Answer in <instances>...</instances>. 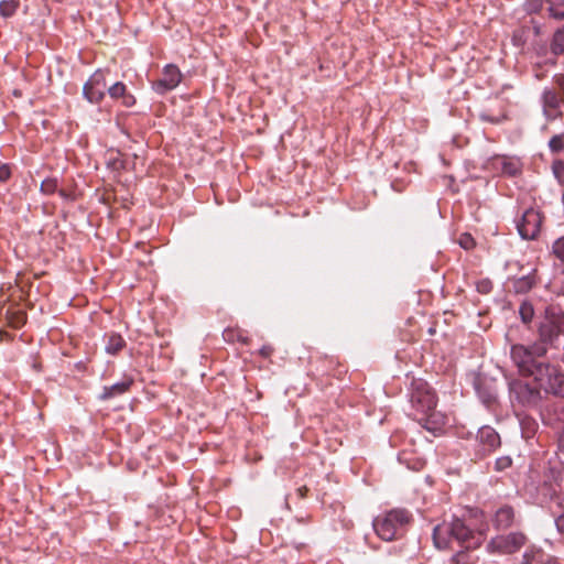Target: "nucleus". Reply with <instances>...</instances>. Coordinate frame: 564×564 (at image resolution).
I'll return each instance as SVG.
<instances>
[{
	"label": "nucleus",
	"mask_w": 564,
	"mask_h": 564,
	"mask_svg": "<svg viewBox=\"0 0 564 564\" xmlns=\"http://www.w3.org/2000/svg\"><path fill=\"white\" fill-rule=\"evenodd\" d=\"M410 513L404 509H393L373 520V529L383 541H392L399 531L410 522Z\"/></svg>",
	"instance_id": "f257e3e1"
},
{
	"label": "nucleus",
	"mask_w": 564,
	"mask_h": 564,
	"mask_svg": "<svg viewBox=\"0 0 564 564\" xmlns=\"http://www.w3.org/2000/svg\"><path fill=\"white\" fill-rule=\"evenodd\" d=\"M564 335V313L555 307H547L539 325V336L543 343H553Z\"/></svg>",
	"instance_id": "f03ea898"
},
{
	"label": "nucleus",
	"mask_w": 564,
	"mask_h": 564,
	"mask_svg": "<svg viewBox=\"0 0 564 564\" xmlns=\"http://www.w3.org/2000/svg\"><path fill=\"white\" fill-rule=\"evenodd\" d=\"M528 542L523 532H510L494 536L487 544L489 553L510 555L518 552Z\"/></svg>",
	"instance_id": "7ed1b4c3"
},
{
	"label": "nucleus",
	"mask_w": 564,
	"mask_h": 564,
	"mask_svg": "<svg viewBox=\"0 0 564 564\" xmlns=\"http://www.w3.org/2000/svg\"><path fill=\"white\" fill-rule=\"evenodd\" d=\"M534 380L545 392L564 397V373L556 367L545 364L538 369Z\"/></svg>",
	"instance_id": "20e7f679"
},
{
	"label": "nucleus",
	"mask_w": 564,
	"mask_h": 564,
	"mask_svg": "<svg viewBox=\"0 0 564 564\" xmlns=\"http://www.w3.org/2000/svg\"><path fill=\"white\" fill-rule=\"evenodd\" d=\"M411 402L413 406L423 414L434 410L437 400L429 384L419 379L412 382Z\"/></svg>",
	"instance_id": "39448f33"
},
{
	"label": "nucleus",
	"mask_w": 564,
	"mask_h": 564,
	"mask_svg": "<svg viewBox=\"0 0 564 564\" xmlns=\"http://www.w3.org/2000/svg\"><path fill=\"white\" fill-rule=\"evenodd\" d=\"M511 358L522 375L533 378L538 375V369L545 365L532 359L529 348L524 345H513L511 347Z\"/></svg>",
	"instance_id": "423d86ee"
},
{
	"label": "nucleus",
	"mask_w": 564,
	"mask_h": 564,
	"mask_svg": "<svg viewBox=\"0 0 564 564\" xmlns=\"http://www.w3.org/2000/svg\"><path fill=\"white\" fill-rule=\"evenodd\" d=\"M107 83L102 70H96L83 87L84 97L91 104L100 102L105 97Z\"/></svg>",
	"instance_id": "0eeeda50"
},
{
	"label": "nucleus",
	"mask_w": 564,
	"mask_h": 564,
	"mask_svg": "<svg viewBox=\"0 0 564 564\" xmlns=\"http://www.w3.org/2000/svg\"><path fill=\"white\" fill-rule=\"evenodd\" d=\"M542 215L534 208L527 209L520 223L518 224V230L522 238L534 239L541 229Z\"/></svg>",
	"instance_id": "6e6552de"
},
{
	"label": "nucleus",
	"mask_w": 564,
	"mask_h": 564,
	"mask_svg": "<svg viewBox=\"0 0 564 564\" xmlns=\"http://www.w3.org/2000/svg\"><path fill=\"white\" fill-rule=\"evenodd\" d=\"M182 80V73L176 65L169 64L164 67L162 77L153 83L152 88L160 95L176 88Z\"/></svg>",
	"instance_id": "1a4fd4ad"
},
{
	"label": "nucleus",
	"mask_w": 564,
	"mask_h": 564,
	"mask_svg": "<svg viewBox=\"0 0 564 564\" xmlns=\"http://www.w3.org/2000/svg\"><path fill=\"white\" fill-rule=\"evenodd\" d=\"M514 510L510 506H503L499 508L492 519V523L495 529L497 530H507L514 522Z\"/></svg>",
	"instance_id": "9d476101"
},
{
	"label": "nucleus",
	"mask_w": 564,
	"mask_h": 564,
	"mask_svg": "<svg viewBox=\"0 0 564 564\" xmlns=\"http://www.w3.org/2000/svg\"><path fill=\"white\" fill-rule=\"evenodd\" d=\"M108 94L113 100H121L124 107H132L135 104L133 95L127 91V86L122 82H117L108 88Z\"/></svg>",
	"instance_id": "9b49d317"
},
{
	"label": "nucleus",
	"mask_w": 564,
	"mask_h": 564,
	"mask_svg": "<svg viewBox=\"0 0 564 564\" xmlns=\"http://www.w3.org/2000/svg\"><path fill=\"white\" fill-rule=\"evenodd\" d=\"M449 527V535L453 540L465 543L471 538V531L467 528L460 519H454L451 523H447Z\"/></svg>",
	"instance_id": "f8f14e48"
},
{
	"label": "nucleus",
	"mask_w": 564,
	"mask_h": 564,
	"mask_svg": "<svg viewBox=\"0 0 564 564\" xmlns=\"http://www.w3.org/2000/svg\"><path fill=\"white\" fill-rule=\"evenodd\" d=\"M433 540L435 546L440 550L451 547V544L454 540L449 535V527L447 523L444 522L434 528Z\"/></svg>",
	"instance_id": "ddd939ff"
},
{
	"label": "nucleus",
	"mask_w": 564,
	"mask_h": 564,
	"mask_svg": "<svg viewBox=\"0 0 564 564\" xmlns=\"http://www.w3.org/2000/svg\"><path fill=\"white\" fill-rule=\"evenodd\" d=\"M536 284V273L535 270L528 273L527 275L517 278L512 280V288L513 291L518 294H524L528 293L533 289V286Z\"/></svg>",
	"instance_id": "4468645a"
},
{
	"label": "nucleus",
	"mask_w": 564,
	"mask_h": 564,
	"mask_svg": "<svg viewBox=\"0 0 564 564\" xmlns=\"http://www.w3.org/2000/svg\"><path fill=\"white\" fill-rule=\"evenodd\" d=\"M132 383H133V379L127 378V379L122 380L121 382H117L109 387H104L101 399L106 400V399H111V398L121 395V394L126 393L127 391H129Z\"/></svg>",
	"instance_id": "2eb2a0df"
},
{
	"label": "nucleus",
	"mask_w": 564,
	"mask_h": 564,
	"mask_svg": "<svg viewBox=\"0 0 564 564\" xmlns=\"http://www.w3.org/2000/svg\"><path fill=\"white\" fill-rule=\"evenodd\" d=\"M542 99H543L544 113L549 118L555 117L556 110L560 106V98L556 95V93L553 90L546 89L543 93Z\"/></svg>",
	"instance_id": "dca6fc26"
},
{
	"label": "nucleus",
	"mask_w": 564,
	"mask_h": 564,
	"mask_svg": "<svg viewBox=\"0 0 564 564\" xmlns=\"http://www.w3.org/2000/svg\"><path fill=\"white\" fill-rule=\"evenodd\" d=\"M423 415H425L426 429L434 432L442 430L447 423L446 416L436 411V408L429 413H423Z\"/></svg>",
	"instance_id": "f3484780"
},
{
	"label": "nucleus",
	"mask_w": 564,
	"mask_h": 564,
	"mask_svg": "<svg viewBox=\"0 0 564 564\" xmlns=\"http://www.w3.org/2000/svg\"><path fill=\"white\" fill-rule=\"evenodd\" d=\"M124 346H126V341L122 338V336L119 334L112 333V334L108 335V337H107L105 350L109 355H116L120 350H122Z\"/></svg>",
	"instance_id": "a211bd4d"
},
{
	"label": "nucleus",
	"mask_w": 564,
	"mask_h": 564,
	"mask_svg": "<svg viewBox=\"0 0 564 564\" xmlns=\"http://www.w3.org/2000/svg\"><path fill=\"white\" fill-rule=\"evenodd\" d=\"M224 338L228 343L239 341L241 344L248 345L249 337L245 334L243 330L239 328H227L224 330Z\"/></svg>",
	"instance_id": "6ab92c4d"
},
{
	"label": "nucleus",
	"mask_w": 564,
	"mask_h": 564,
	"mask_svg": "<svg viewBox=\"0 0 564 564\" xmlns=\"http://www.w3.org/2000/svg\"><path fill=\"white\" fill-rule=\"evenodd\" d=\"M480 440L490 448H496L500 444L499 435L490 427H484L479 432Z\"/></svg>",
	"instance_id": "aec40b11"
},
{
	"label": "nucleus",
	"mask_w": 564,
	"mask_h": 564,
	"mask_svg": "<svg viewBox=\"0 0 564 564\" xmlns=\"http://www.w3.org/2000/svg\"><path fill=\"white\" fill-rule=\"evenodd\" d=\"M543 556V551L536 546H529L522 555V564H535Z\"/></svg>",
	"instance_id": "412c9836"
},
{
	"label": "nucleus",
	"mask_w": 564,
	"mask_h": 564,
	"mask_svg": "<svg viewBox=\"0 0 564 564\" xmlns=\"http://www.w3.org/2000/svg\"><path fill=\"white\" fill-rule=\"evenodd\" d=\"M19 7V3L14 0H2L0 2V14L3 18L12 17L17 9Z\"/></svg>",
	"instance_id": "4be33fe9"
},
{
	"label": "nucleus",
	"mask_w": 564,
	"mask_h": 564,
	"mask_svg": "<svg viewBox=\"0 0 564 564\" xmlns=\"http://www.w3.org/2000/svg\"><path fill=\"white\" fill-rule=\"evenodd\" d=\"M552 51L555 54L564 53V26L557 30L552 42Z\"/></svg>",
	"instance_id": "5701e85b"
},
{
	"label": "nucleus",
	"mask_w": 564,
	"mask_h": 564,
	"mask_svg": "<svg viewBox=\"0 0 564 564\" xmlns=\"http://www.w3.org/2000/svg\"><path fill=\"white\" fill-rule=\"evenodd\" d=\"M519 314L523 323H530L534 316V308L532 304L523 302L519 307Z\"/></svg>",
	"instance_id": "b1692460"
},
{
	"label": "nucleus",
	"mask_w": 564,
	"mask_h": 564,
	"mask_svg": "<svg viewBox=\"0 0 564 564\" xmlns=\"http://www.w3.org/2000/svg\"><path fill=\"white\" fill-rule=\"evenodd\" d=\"M552 253L564 267V236L557 238L552 246Z\"/></svg>",
	"instance_id": "393cba45"
},
{
	"label": "nucleus",
	"mask_w": 564,
	"mask_h": 564,
	"mask_svg": "<svg viewBox=\"0 0 564 564\" xmlns=\"http://www.w3.org/2000/svg\"><path fill=\"white\" fill-rule=\"evenodd\" d=\"M529 351L531 354L532 359H535L536 357H542L546 354L547 349L544 345V343H535L528 347Z\"/></svg>",
	"instance_id": "a878e982"
},
{
	"label": "nucleus",
	"mask_w": 564,
	"mask_h": 564,
	"mask_svg": "<svg viewBox=\"0 0 564 564\" xmlns=\"http://www.w3.org/2000/svg\"><path fill=\"white\" fill-rule=\"evenodd\" d=\"M57 189V181L55 178H46L41 184V191L44 194H53Z\"/></svg>",
	"instance_id": "bb28decb"
},
{
	"label": "nucleus",
	"mask_w": 564,
	"mask_h": 564,
	"mask_svg": "<svg viewBox=\"0 0 564 564\" xmlns=\"http://www.w3.org/2000/svg\"><path fill=\"white\" fill-rule=\"evenodd\" d=\"M458 242L465 250H470L475 247V240L469 234L460 235Z\"/></svg>",
	"instance_id": "cd10ccee"
},
{
	"label": "nucleus",
	"mask_w": 564,
	"mask_h": 564,
	"mask_svg": "<svg viewBox=\"0 0 564 564\" xmlns=\"http://www.w3.org/2000/svg\"><path fill=\"white\" fill-rule=\"evenodd\" d=\"M547 12L555 20H564V7L549 6Z\"/></svg>",
	"instance_id": "c85d7f7f"
},
{
	"label": "nucleus",
	"mask_w": 564,
	"mask_h": 564,
	"mask_svg": "<svg viewBox=\"0 0 564 564\" xmlns=\"http://www.w3.org/2000/svg\"><path fill=\"white\" fill-rule=\"evenodd\" d=\"M549 145L552 151L557 152L563 149L564 142L561 135H554L550 142Z\"/></svg>",
	"instance_id": "c756f323"
},
{
	"label": "nucleus",
	"mask_w": 564,
	"mask_h": 564,
	"mask_svg": "<svg viewBox=\"0 0 564 564\" xmlns=\"http://www.w3.org/2000/svg\"><path fill=\"white\" fill-rule=\"evenodd\" d=\"M11 176V170L9 167V165L7 164H3L0 166V182H6L10 178Z\"/></svg>",
	"instance_id": "7c9ffc66"
},
{
	"label": "nucleus",
	"mask_w": 564,
	"mask_h": 564,
	"mask_svg": "<svg viewBox=\"0 0 564 564\" xmlns=\"http://www.w3.org/2000/svg\"><path fill=\"white\" fill-rule=\"evenodd\" d=\"M273 352V347L270 345H264L260 348L259 354L264 357L269 358Z\"/></svg>",
	"instance_id": "2f4dec72"
},
{
	"label": "nucleus",
	"mask_w": 564,
	"mask_h": 564,
	"mask_svg": "<svg viewBox=\"0 0 564 564\" xmlns=\"http://www.w3.org/2000/svg\"><path fill=\"white\" fill-rule=\"evenodd\" d=\"M511 465V459L508 457H503L497 460V468L502 469Z\"/></svg>",
	"instance_id": "473e14b6"
},
{
	"label": "nucleus",
	"mask_w": 564,
	"mask_h": 564,
	"mask_svg": "<svg viewBox=\"0 0 564 564\" xmlns=\"http://www.w3.org/2000/svg\"><path fill=\"white\" fill-rule=\"evenodd\" d=\"M555 524L558 532L564 534V512L556 518Z\"/></svg>",
	"instance_id": "72a5a7b5"
},
{
	"label": "nucleus",
	"mask_w": 564,
	"mask_h": 564,
	"mask_svg": "<svg viewBox=\"0 0 564 564\" xmlns=\"http://www.w3.org/2000/svg\"><path fill=\"white\" fill-rule=\"evenodd\" d=\"M541 8V2L538 1L536 3L535 2H529L528 3V11L533 13V12H538Z\"/></svg>",
	"instance_id": "f704fd0d"
},
{
	"label": "nucleus",
	"mask_w": 564,
	"mask_h": 564,
	"mask_svg": "<svg viewBox=\"0 0 564 564\" xmlns=\"http://www.w3.org/2000/svg\"><path fill=\"white\" fill-rule=\"evenodd\" d=\"M555 83L564 94V75L555 76Z\"/></svg>",
	"instance_id": "c9c22d12"
},
{
	"label": "nucleus",
	"mask_w": 564,
	"mask_h": 564,
	"mask_svg": "<svg viewBox=\"0 0 564 564\" xmlns=\"http://www.w3.org/2000/svg\"><path fill=\"white\" fill-rule=\"evenodd\" d=\"M549 6L564 7V0H547Z\"/></svg>",
	"instance_id": "e433bc0d"
},
{
	"label": "nucleus",
	"mask_w": 564,
	"mask_h": 564,
	"mask_svg": "<svg viewBox=\"0 0 564 564\" xmlns=\"http://www.w3.org/2000/svg\"><path fill=\"white\" fill-rule=\"evenodd\" d=\"M306 491H307V488H306V487H301V488H299V489H297L299 496H300L301 498H304V497H305Z\"/></svg>",
	"instance_id": "4c0bfd02"
},
{
	"label": "nucleus",
	"mask_w": 564,
	"mask_h": 564,
	"mask_svg": "<svg viewBox=\"0 0 564 564\" xmlns=\"http://www.w3.org/2000/svg\"><path fill=\"white\" fill-rule=\"evenodd\" d=\"M544 564H560L555 557H549Z\"/></svg>",
	"instance_id": "58836bf2"
}]
</instances>
